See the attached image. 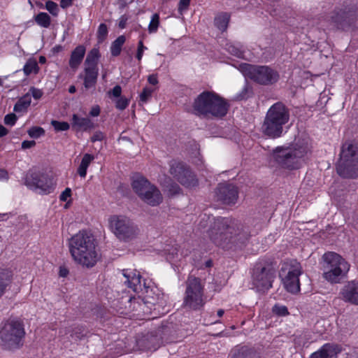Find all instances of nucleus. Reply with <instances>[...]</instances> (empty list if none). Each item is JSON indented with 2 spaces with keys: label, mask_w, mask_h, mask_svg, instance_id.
<instances>
[{
  "label": "nucleus",
  "mask_w": 358,
  "mask_h": 358,
  "mask_svg": "<svg viewBox=\"0 0 358 358\" xmlns=\"http://www.w3.org/2000/svg\"><path fill=\"white\" fill-rule=\"evenodd\" d=\"M238 70L246 78H250L260 85H272L279 79L278 71L268 66H255L242 63L239 64Z\"/></svg>",
  "instance_id": "10"
},
{
  "label": "nucleus",
  "mask_w": 358,
  "mask_h": 358,
  "mask_svg": "<svg viewBox=\"0 0 358 358\" xmlns=\"http://www.w3.org/2000/svg\"><path fill=\"white\" fill-rule=\"evenodd\" d=\"M26 109H27V108L22 106L18 101L14 106V111H15L17 113L24 111Z\"/></svg>",
  "instance_id": "55"
},
{
  "label": "nucleus",
  "mask_w": 358,
  "mask_h": 358,
  "mask_svg": "<svg viewBox=\"0 0 358 358\" xmlns=\"http://www.w3.org/2000/svg\"><path fill=\"white\" fill-rule=\"evenodd\" d=\"M84 71V87L87 90L94 87L96 83L99 69L85 67Z\"/></svg>",
  "instance_id": "23"
},
{
  "label": "nucleus",
  "mask_w": 358,
  "mask_h": 358,
  "mask_svg": "<svg viewBox=\"0 0 358 358\" xmlns=\"http://www.w3.org/2000/svg\"><path fill=\"white\" fill-rule=\"evenodd\" d=\"M340 296L345 302L358 306V280L347 282L341 288Z\"/></svg>",
  "instance_id": "19"
},
{
  "label": "nucleus",
  "mask_w": 358,
  "mask_h": 358,
  "mask_svg": "<svg viewBox=\"0 0 358 358\" xmlns=\"http://www.w3.org/2000/svg\"><path fill=\"white\" fill-rule=\"evenodd\" d=\"M8 133V129L3 125L0 124V138L6 136Z\"/></svg>",
  "instance_id": "59"
},
{
  "label": "nucleus",
  "mask_w": 358,
  "mask_h": 358,
  "mask_svg": "<svg viewBox=\"0 0 358 358\" xmlns=\"http://www.w3.org/2000/svg\"><path fill=\"white\" fill-rule=\"evenodd\" d=\"M251 94V91L248 85H245L241 91L237 93L234 99L237 101L247 99Z\"/></svg>",
  "instance_id": "36"
},
{
  "label": "nucleus",
  "mask_w": 358,
  "mask_h": 358,
  "mask_svg": "<svg viewBox=\"0 0 358 358\" xmlns=\"http://www.w3.org/2000/svg\"><path fill=\"white\" fill-rule=\"evenodd\" d=\"M216 194L218 200L225 204H234L238 199V189L236 186L229 183L219 184Z\"/></svg>",
  "instance_id": "18"
},
{
  "label": "nucleus",
  "mask_w": 358,
  "mask_h": 358,
  "mask_svg": "<svg viewBox=\"0 0 358 358\" xmlns=\"http://www.w3.org/2000/svg\"><path fill=\"white\" fill-rule=\"evenodd\" d=\"M205 303L203 286L198 278L189 276L187 281V288L183 304L191 309L200 308Z\"/></svg>",
  "instance_id": "14"
},
{
  "label": "nucleus",
  "mask_w": 358,
  "mask_h": 358,
  "mask_svg": "<svg viewBox=\"0 0 358 358\" xmlns=\"http://www.w3.org/2000/svg\"><path fill=\"white\" fill-rule=\"evenodd\" d=\"M51 124L56 131H67L70 128V124L66 122L52 120Z\"/></svg>",
  "instance_id": "35"
},
{
  "label": "nucleus",
  "mask_w": 358,
  "mask_h": 358,
  "mask_svg": "<svg viewBox=\"0 0 358 358\" xmlns=\"http://www.w3.org/2000/svg\"><path fill=\"white\" fill-rule=\"evenodd\" d=\"M68 246L73 261L83 267L92 268L99 259L96 240L87 231H79L72 236Z\"/></svg>",
  "instance_id": "2"
},
{
  "label": "nucleus",
  "mask_w": 358,
  "mask_h": 358,
  "mask_svg": "<svg viewBox=\"0 0 358 358\" xmlns=\"http://www.w3.org/2000/svg\"><path fill=\"white\" fill-rule=\"evenodd\" d=\"M39 68L38 64L34 59H29L25 65L24 66L23 71L26 76H29L31 73H37Z\"/></svg>",
  "instance_id": "31"
},
{
  "label": "nucleus",
  "mask_w": 358,
  "mask_h": 358,
  "mask_svg": "<svg viewBox=\"0 0 358 358\" xmlns=\"http://www.w3.org/2000/svg\"><path fill=\"white\" fill-rule=\"evenodd\" d=\"M301 273L302 267L296 260L292 259L284 262L280 275L287 292L292 294L299 292V276Z\"/></svg>",
  "instance_id": "12"
},
{
  "label": "nucleus",
  "mask_w": 358,
  "mask_h": 358,
  "mask_svg": "<svg viewBox=\"0 0 358 358\" xmlns=\"http://www.w3.org/2000/svg\"><path fill=\"white\" fill-rule=\"evenodd\" d=\"M73 1L74 0H61L60 6L63 9H66L72 6Z\"/></svg>",
  "instance_id": "52"
},
{
  "label": "nucleus",
  "mask_w": 358,
  "mask_h": 358,
  "mask_svg": "<svg viewBox=\"0 0 358 358\" xmlns=\"http://www.w3.org/2000/svg\"><path fill=\"white\" fill-rule=\"evenodd\" d=\"M308 335L304 334L303 335L300 336L299 337L295 338V344L298 346H305L308 342Z\"/></svg>",
  "instance_id": "44"
},
{
  "label": "nucleus",
  "mask_w": 358,
  "mask_h": 358,
  "mask_svg": "<svg viewBox=\"0 0 358 358\" xmlns=\"http://www.w3.org/2000/svg\"><path fill=\"white\" fill-rule=\"evenodd\" d=\"M86 49L84 45H80L77 46L71 52L69 66L72 69H77L81 64L85 55Z\"/></svg>",
  "instance_id": "21"
},
{
  "label": "nucleus",
  "mask_w": 358,
  "mask_h": 358,
  "mask_svg": "<svg viewBox=\"0 0 358 358\" xmlns=\"http://www.w3.org/2000/svg\"><path fill=\"white\" fill-rule=\"evenodd\" d=\"M191 0H180L178 3V12L182 13L183 11L187 10L189 6Z\"/></svg>",
  "instance_id": "47"
},
{
  "label": "nucleus",
  "mask_w": 358,
  "mask_h": 358,
  "mask_svg": "<svg viewBox=\"0 0 358 358\" xmlns=\"http://www.w3.org/2000/svg\"><path fill=\"white\" fill-rule=\"evenodd\" d=\"M122 93V88L120 85L115 86L111 91L108 92L110 95L113 96L114 97H120Z\"/></svg>",
  "instance_id": "49"
},
{
  "label": "nucleus",
  "mask_w": 358,
  "mask_h": 358,
  "mask_svg": "<svg viewBox=\"0 0 358 358\" xmlns=\"http://www.w3.org/2000/svg\"><path fill=\"white\" fill-rule=\"evenodd\" d=\"M308 150L307 144L299 141L286 148H277L275 160L282 168L299 169Z\"/></svg>",
  "instance_id": "8"
},
{
  "label": "nucleus",
  "mask_w": 358,
  "mask_h": 358,
  "mask_svg": "<svg viewBox=\"0 0 358 358\" xmlns=\"http://www.w3.org/2000/svg\"><path fill=\"white\" fill-rule=\"evenodd\" d=\"M225 49L227 52L234 56L238 58L245 59V52L241 45L234 43H227L225 45Z\"/></svg>",
  "instance_id": "28"
},
{
  "label": "nucleus",
  "mask_w": 358,
  "mask_h": 358,
  "mask_svg": "<svg viewBox=\"0 0 358 358\" xmlns=\"http://www.w3.org/2000/svg\"><path fill=\"white\" fill-rule=\"evenodd\" d=\"M107 34H108L107 26L105 24L101 23L99 26L98 31H97V37H98L99 41L101 42L102 41H103L105 39V38L106 37Z\"/></svg>",
  "instance_id": "38"
},
{
  "label": "nucleus",
  "mask_w": 358,
  "mask_h": 358,
  "mask_svg": "<svg viewBox=\"0 0 358 358\" xmlns=\"http://www.w3.org/2000/svg\"><path fill=\"white\" fill-rule=\"evenodd\" d=\"M153 90L149 87L143 88L142 92L140 94V101L143 103H146L151 97Z\"/></svg>",
  "instance_id": "37"
},
{
  "label": "nucleus",
  "mask_w": 358,
  "mask_h": 358,
  "mask_svg": "<svg viewBox=\"0 0 358 358\" xmlns=\"http://www.w3.org/2000/svg\"><path fill=\"white\" fill-rule=\"evenodd\" d=\"M100 57L98 48H92L87 54L85 62V67L98 69L97 64Z\"/></svg>",
  "instance_id": "24"
},
{
  "label": "nucleus",
  "mask_w": 358,
  "mask_h": 358,
  "mask_svg": "<svg viewBox=\"0 0 358 358\" xmlns=\"http://www.w3.org/2000/svg\"><path fill=\"white\" fill-rule=\"evenodd\" d=\"M148 81L151 85H157L158 83V78H157V75H155V74L150 75L148 76Z\"/></svg>",
  "instance_id": "54"
},
{
  "label": "nucleus",
  "mask_w": 358,
  "mask_h": 358,
  "mask_svg": "<svg viewBox=\"0 0 358 358\" xmlns=\"http://www.w3.org/2000/svg\"><path fill=\"white\" fill-rule=\"evenodd\" d=\"M148 48L143 45V40H140L138 43V48L136 57L138 62H141L143 55V52Z\"/></svg>",
  "instance_id": "40"
},
{
  "label": "nucleus",
  "mask_w": 358,
  "mask_h": 358,
  "mask_svg": "<svg viewBox=\"0 0 358 358\" xmlns=\"http://www.w3.org/2000/svg\"><path fill=\"white\" fill-rule=\"evenodd\" d=\"M27 133L31 138H38L45 134V130L41 127H32Z\"/></svg>",
  "instance_id": "34"
},
{
  "label": "nucleus",
  "mask_w": 358,
  "mask_h": 358,
  "mask_svg": "<svg viewBox=\"0 0 358 358\" xmlns=\"http://www.w3.org/2000/svg\"><path fill=\"white\" fill-rule=\"evenodd\" d=\"M24 330L22 324L17 320H9L0 331L3 345L9 350L19 348L22 345Z\"/></svg>",
  "instance_id": "13"
},
{
  "label": "nucleus",
  "mask_w": 358,
  "mask_h": 358,
  "mask_svg": "<svg viewBox=\"0 0 358 358\" xmlns=\"http://www.w3.org/2000/svg\"><path fill=\"white\" fill-rule=\"evenodd\" d=\"M17 120V116L14 113H10L5 116L4 122L9 126H13Z\"/></svg>",
  "instance_id": "43"
},
{
  "label": "nucleus",
  "mask_w": 358,
  "mask_h": 358,
  "mask_svg": "<svg viewBox=\"0 0 358 358\" xmlns=\"http://www.w3.org/2000/svg\"><path fill=\"white\" fill-rule=\"evenodd\" d=\"M26 109H27V108L22 106L18 101L14 106V111H15L17 113L24 111Z\"/></svg>",
  "instance_id": "56"
},
{
  "label": "nucleus",
  "mask_w": 358,
  "mask_h": 358,
  "mask_svg": "<svg viewBox=\"0 0 358 358\" xmlns=\"http://www.w3.org/2000/svg\"><path fill=\"white\" fill-rule=\"evenodd\" d=\"M229 358H247L246 350L243 348L234 350L231 352Z\"/></svg>",
  "instance_id": "39"
},
{
  "label": "nucleus",
  "mask_w": 358,
  "mask_h": 358,
  "mask_svg": "<svg viewBox=\"0 0 358 358\" xmlns=\"http://www.w3.org/2000/svg\"><path fill=\"white\" fill-rule=\"evenodd\" d=\"M68 273H69V271L66 268H65V267L59 268V276L66 277L68 275Z\"/></svg>",
  "instance_id": "58"
},
{
  "label": "nucleus",
  "mask_w": 358,
  "mask_h": 358,
  "mask_svg": "<svg viewBox=\"0 0 358 358\" xmlns=\"http://www.w3.org/2000/svg\"><path fill=\"white\" fill-rule=\"evenodd\" d=\"M72 127L78 131H87L94 127L93 122L87 117H83L73 114L72 116Z\"/></svg>",
  "instance_id": "22"
},
{
  "label": "nucleus",
  "mask_w": 358,
  "mask_h": 358,
  "mask_svg": "<svg viewBox=\"0 0 358 358\" xmlns=\"http://www.w3.org/2000/svg\"><path fill=\"white\" fill-rule=\"evenodd\" d=\"M69 92L71 94H73L76 92V88L74 85H71L69 88Z\"/></svg>",
  "instance_id": "60"
},
{
  "label": "nucleus",
  "mask_w": 358,
  "mask_h": 358,
  "mask_svg": "<svg viewBox=\"0 0 358 358\" xmlns=\"http://www.w3.org/2000/svg\"><path fill=\"white\" fill-rule=\"evenodd\" d=\"M8 173L4 169H0V180H8Z\"/></svg>",
  "instance_id": "57"
},
{
  "label": "nucleus",
  "mask_w": 358,
  "mask_h": 358,
  "mask_svg": "<svg viewBox=\"0 0 358 358\" xmlns=\"http://www.w3.org/2000/svg\"><path fill=\"white\" fill-rule=\"evenodd\" d=\"M170 173L180 183L187 187L197 185V179L189 169L182 162L173 160L170 163Z\"/></svg>",
  "instance_id": "16"
},
{
  "label": "nucleus",
  "mask_w": 358,
  "mask_h": 358,
  "mask_svg": "<svg viewBox=\"0 0 358 358\" xmlns=\"http://www.w3.org/2000/svg\"><path fill=\"white\" fill-rule=\"evenodd\" d=\"M103 138V134L101 131H97L92 136L91 140L92 142L101 141Z\"/></svg>",
  "instance_id": "51"
},
{
  "label": "nucleus",
  "mask_w": 358,
  "mask_h": 358,
  "mask_svg": "<svg viewBox=\"0 0 358 358\" xmlns=\"http://www.w3.org/2000/svg\"><path fill=\"white\" fill-rule=\"evenodd\" d=\"M341 352V347L335 343H325L317 351L311 354L310 358H337Z\"/></svg>",
  "instance_id": "20"
},
{
  "label": "nucleus",
  "mask_w": 358,
  "mask_h": 358,
  "mask_svg": "<svg viewBox=\"0 0 358 358\" xmlns=\"http://www.w3.org/2000/svg\"><path fill=\"white\" fill-rule=\"evenodd\" d=\"M94 159V156L91 154L86 153L83 155L77 170L78 175L81 178H85L86 177L87 168Z\"/></svg>",
  "instance_id": "25"
},
{
  "label": "nucleus",
  "mask_w": 358,
  "mask_h": 358,
  "mask_svg": "<svg viewBox=\"0 0 358 358\" xmlns=\"http://www.w3.org/2000/svg\"><path fill=\"white\" fill-rule=\"evenodd\" d=\"M230 20V15L227 13H220L214 19L215 26L221 31L227 30Z\"/></svg>",
  "instance_id": "26"
},
{
  "label": "nucleus",
  "mask_w": 358,
  "mask_h": 358,
  "mask_svg": "<svg viewBox=\"0 0 358 358\" xmlns=\"http://www.w3.org/2000/svg\"><path fill=\"white\" fill-rule=\"evenodd\" d=\"M36 145V142L34 141H24L22 143V149H29L34 147Z\"/></svg>",
  "instance_id": "50"
},
{
  "label": "nucleus",
  "mask_w": 358,
  "mask_h": 358,
  "mask_svg": "<svg viewBox=\"0 0 358 358\" xmlns=\"http://www.w3.org/2000/svg\"><path fill=\"white\" fill-rule=\"evenodd\" d=\"M336 171L343 178L358 177V147L357 145L351 142H346L343 145Z\"/></svg>",
  "instance_id": "7"
},
{
  "label": "nucleus",
  "mask_w": 358,
  "mask_h": 358,
  "mask_svg": "<svg viewBox=\"0 0 358 358\" xmlns=\"http://www.w3.org/2000/svg\"><path fill=\"white\" fill-rule=\"evenodd\" d=\"M25 185L41 194H50L54 191L55 187L53 178L41 172H33L27 175Z\"/></svg>",
  "instance_id": "15"
},
{
  "label": "nucleus",
  "mask_w": 358,
  "mask_h": 358,
  "mask_svg": "<svg viewBox=\"0 0 358 358\" xmlns=\"http://www.w3.org/2000/svg\"><path fill=\"white\" fill-rule=\"evenodd\" d=\"M29 92L31 93V95L34 97V99L36 100L40 99L43 94V92L41 90L36 88L34 87H31L30 88Z\"/></svg>",
  "instance_id": "45"
},
{
  "label": "nucleus",
  "mask_w": 358,
  "mask_h": 358,
  "mask_svg": "<svg viewBox=\"0 0 358 358\" xmlns=\"http://www.w3.org/2000/svg\"><path fill=\"white\" fill-rule=\"evenodd\" d=\"M273 312L278 315L285 316L288 315V310L286 306L275 305L273 307Z\"/></svg>",
  "instance_id": "41"
},
{
  "label": "nucleus",
  "mask_w": 358,
  "mask_h": 358,
  "mask_svg": "<svg viewBox=\"0 0 358 358\" xmlns=\"http://www.w3.org/2000/svg\"><path fill=\"white\" fill-rule=\"evenodd\" d=\"M71 196V189L69 187L66 188L59 196L62 201H66Z\"/></svg>",
  "instance_id": "48"
},
{
  "label": "nucleus",
  "mask_w": 358,
  "mask_h": 358,
  "mask_svg": "<svg viewBox=\"0 0 358 358\" xmlns=\"http://www.w3.org/2000/svg\"><path fill=\"white\" fill-rule=\"evenodd\" d=\"M224 310H222V309H220V310H217V315L219 317H222V315H224Z\"/></svg>",
  "instance_id": "61"
},
{
  "label": "nucleus",
  "mask_w": 358,
  "mask_h": 358,
  "mask_svg": "<svg viewBox=\"0 0 358 358\" xmlns=\"http://www.w3.org/2000/svg\"><path fill=\"white\" fill-rule=\"evenodd\" d=\"M275 277L272 268L263 267L260 271H255L253 274V284L259 291L270 289Z\"/></svg>",
  "instance_id": "17"
},
{
  "label": "nucleus",
  "mask_w": 358,
  "mask_h": 358,
  "mask_svg": "<svg viewBox=\"0 0 358 358\" xmlns=\"http://www.w3.org/2000/svg\"><path fill=\"white\" fill-rule=\"evenodd\" d=\"M267 10L270 13L271 15H276L275 10H270L269 8L267 9Z\"/></svg>",
  "instance_id": "64"
},
{
  "label": "nucleus",
  "mask_w": 358,
  "mask_h": 358,
  "mask_svg": "<svg viewBox=\"0 0 358 358\" xmlns=\"http://www.w3.org/2000/svg\"><path fill=\"white\" fill-rule=\"evenodd\" d=\"M205 265L206 267H210L213 265V262L211 260H208L206 262Z\"/></svg>",
  "instance_id": "63"
},
{
  "label": "nucleus",
  "mask_w": 358,
  "mask_h": 358,
  "mask_svg": "<svg viewBox=\"0 0 358 358\" xmlns=\"http://www.w3.org/2000/svg\"><path fill=\"white\" fill-rule=\"evenodd\" d=\"M289 120V113L284 104L278 102L272 105L266 113L262 131L271 138H277L283 133V126Z\"/></svg>",
  "instance_id": "5"
},
{
  "label": "nucleus",
  "mask_w": 358,
  "mask_h": 358,
  "mask_svg": "<svg viewBox=\"0 0 358 358\" xmlns=\"http://www.w3.org/2000/svg\"><path fill=\"white\" fill-rule=\"evenodd\" d=\"M131 186L134 192L146 203L155 206L162 202L159 190L142 176L133 177Z\"/></svg>",
  "instance_id": "11"
},
{
  "label": "nucleus",
  "mask_w": 358,
  "mask_h": 358,
  "mask_svg": "<svg viewBox=\"0 0 358 358\" xmlns=\"http://www.w3.org/2000/svg\"><path fill=\"white\" fill-rule=\"evenodd\" d=\"M257 231H250L248 227L229 217H217L208 231L210 240L224 249L232 245L242 244Z\"/></svg>",
  "instance_id": "1"
},
{
  "label": "nucleus",
  "mask_w": 358,
  "mask_h": 358,
  "mask_svg": "<svg viewBox=\"0 0 358 358\" xmlns=\"http://www.w3.org/2000/svg\"><path fill=\"white\" fill-rule=\"evenodd\" d=\"M126 38L124 36L122 35L118 36L111 44L110 46V52L113 56H118L122 50V47L125 43Z\"/></svg>",
  "instance_id": "30"
},
{
  "label": "nucleus",
  "mask_w": 358,
  "mask_h": 358,
  "mask_svg": "<svg viewBox=\"0 0 358 358\" xmlns=\"http://www.w3.org/2000/svg\"><path fill=\"white\" fill-rule=\"evenodd\" d=\"M45 8L54 17H57L59 13V8L57 3L52 1L45 2Z\"/></svg>",
  "instance_id": "32"
},
{
  "label": "nucleus",
  "mask_w": 358,
  "mask_h": 358,
  "mask_svg": "<svg viewBox=\"0 0 358 358\" xmlns=\"http://www.w3.org/2000/svg\"><path fill=\"white\" fill-rule=\"evenodd\" d=\"M36 23L43 28H48L51 24L50 16L45 12H40L34 16Z\"/></svg>",
  "instance_id": "29"
},
{
  "label": "nucleus",
  "mask_w": 358,
  "mask_h": 358,
  "mask_svg": "<svg viewBox=\"0 0 358 358\" xmlns=\"http://www.w3.org/2000/svg\"><path fill=\"white\" fill-rule=\"evenodd\" d=\"M320 264L322 278L332 285L341 283L350 268L348 262L334 252H325Z\"/></svg>",
  "instance_id": "4"
},
{
  "label": "nucleus",
  "mask_w": 358,
  "mask_h": 358,
  "mask_svg": "<svg viewBox=\"0 0 358 358\" xmlns=\"http://www.w3.org/2000/svg\"><path fill=\"white\" fill-rule=\"evenodd\" d=\"M12 278V272L7 269L0 270V298L5 292L6 287L9 285Z\"/></svg>",
  "instance_id": "27"
},
{
  "label": "nucleus",
  "mask_w": 358,
  "mask_h": 358,
  "mask_svg": "<svg viewBox=\"0 0 358 358\" xmlns=\"http://www.w3.org/2000/svg\"><path fill=\"white\" fill-rule=\"evenodd\" d=\"M45 62H46V59H45V57L44 56H41L39 57V62L41 64H44V63H45Z\"/></svg>",
  "instance_id": "62"
},
{
  "label": "nucleus",
  "mask_w": 358,
  "mask_h": 358,
  "mask_svg": "<svg viewBox=\"0 0 358 358\" xmlns=\"http://www.w3.org/2000/svg\"><path fill=\"white\" fill-rule=\"evenodd\" d=\"M159 24V15L157 13H155L151 17V20L148 25L149 33H155L157 31Z\"/></svg>",
  "instance_id": "33"
},
{
  "label": "nucleus",
  "mask_w": 358,
  "mask_h": 358,
  "mask_svg": "<svg viewBox=\"0 0 358 358\" xmlns=\"http://www.w3.org/2000/svg\"><path fill=\"white\" fill-rule=\"evenodd\" d=\"M108 222L109 229L120 241H131L140 234L138 226L125 215H111L108 217Z\"/></svg>",
  "instance_id": "9"
},
{
  "label": "nucleus",
  "mask_w": 358,
  "mask_h": 358,
  "mask_svg": "<svg viewBox=\"0 0 358 358\" xmlns=\"http://www.w3.org/2000/svg\"><path fill=\"white\" fill-rule=\"evenodd\" d=\"M129 102V101L127 99L124 97H120L115 103V106L119 110H124L128 106Z\"/></svg>",
  "instance_id": "42"
},
{
  "label": "nucleus",
  "mask_w": 358,
  "mask_h": 358,
  "mask_svg": "<svg viewBox=\"0 0 358 358\" xmlns=\"http://www.w3.org/2000/svg\"><path fill=\"white\" fill-rule=\"evenodd\" d=\"M100 113V108L98 106H93L90 112V115L92 117H97Z\"/></svg>",
  "instance_id": "53"
},
{
  "label": "nucleus",
  "mask_w": 358,
  "mask_h": 358,
  "mask_svg": "<svg viewBox=\"0 0 358 358\" xmlns=\"http://www.w3.org/2000/svg\"><path fill=\"white\" fill-rule=\"evenodd\" d=\"M122 275L124 278V282L131 288L134 292L145 294V301L141 303L140 299L130 298L129 301L134 303V309L138 310L143 309L145 303H151L155 305L157 303V300L155 299L152 295V289L150 287L149 283L145 280H141L140 272L134 269H124L122 271Z\"/></svg>",
  "instance_id": "6"
},
{
  "label": "nucleus",
  "mask_w": 358,
  "mask_h": 358,
  "mask_svg": "<svg viewBox=\"0 0 358 358\" xmlns=\"http://www.w3.org/2000/svg\"><path fill=\"white\" fill-rule=\"evenodd\" d=\"M18 102L22 106L27 108L30 106L31 102V95L29 94V93L26 94L24 96L19 99Z\"/></svg>",
  "instance_id": "46"
},
{
  "label": "nucleus",
  "mask_w": 358,
  "mask_h": 358,
  "mask_svg": "<svg viewBox=\"0 0 358 358\" xmlns=\"http://www.w3.org/2000/svg\"><path fill=\"white\" fill-rule=\"evenodd\" d=\"M193 108L195 114L210 118H222L229 110L227 101L217 94L205 91L194 100Z\"/></svg>",
  "instance_id": "3"
}]
</instances>
